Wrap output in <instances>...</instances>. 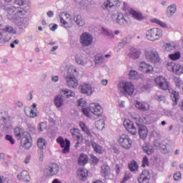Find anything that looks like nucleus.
Segmentation results:
<instances>
[{
	"label": "nucleus",
	"instance_id": "nucleus-1",
	"mask_svg": "<svg viewBox=\"0 0 183 183\" xmlns=\"http://www.w3.org/2000/svg\"><path fill=\"white\" fill-rule=\"evenodd\" d=\"M25 2L26 0H14L15 5L16 6H10L6 8V11L9 15H11L12 16H24L26 11L22 7V5H25Z\"/></svg>",
	"mask_w": 183,
	"mask_h": 183
},
{
	"label": "nucleus",
	"instance_id": "nucleus-2",
	"mask_svg": "<svg viewBox=\"0 0 183 183\" xmlns=\"http://www.w3.org/2000/svg\"><path fill=\"white\" fill-rule=\"evenodd\" d=\"M75 73H76V69L69 68L66 75L64 76L69 88H76L78 86V80L74 74Z\"/></svg>",
	"mask_w": 183,
	"mask_h": 183
},
{
	"label": "nucleus",
	"instance_id": "nucleus-3",
	"mask_svg": "<svg viewBox=\"0 0 183 183\" xmlns=\"http://www.w3.org/2000/svg\"><path fill=\"white\" fill-rule=\"evenodd\" d=\"M162 30L159 28H153L148 30L146 32V36L149 41L155 42V41H159L162 38Z\"/></svg>",
	"mask_w": 183,
	"mask_h": 183
},
{
	"label": "nucleus",
	"instance_id": "nucleus-4",
	"mask_svg": "<svg viewBox=\"0 0 183 183\" xmlns=\"http://www.w3.org/2000/svg\"><path fill=\"white\" fill-rule=\"evenodd\" d=\"M145 58L149 62H152L153 64H157L159 62V54L156 50H146L144 51Z\"/></svg>",
	"mask_w": 183,
	"mask_h": 183
},
{
	"label": "nucleus",
	"instance_id": "nucleus-5",
	"mask_svg": "<svg viewBox=\"0 0 183 183\" xmlns=\"http://www.w3.org/2000/svg\"><path fill=\"white\" fill-rule=\"evenodd\" d=\"M119 87L121 89V92H122L124 95L131 96L132 94H134V91H135L134 84L128 81L120 83Z\"/></svg>",
	"mask_w": 183,
	"mask_h": 183
},
{
	"label": "nucleus",
	"instance_id": "nucleus-6",
	"mask_svg": "<svg viewBox=\"0 0 183 183\" xmlns=\"http://www.w3.org/2000/svg\"><path fill=\"white\" fill-rule=\"evenodd\" d=\"M118 142L120 147H122L124 149H129L132 147V139L127 134H122Z\"/></svg>",
	"mask_w": 183,
	"mask_h": 183
},
{
	"label": "nucleus",
	"instance_id": "nucleus-7",
	"mask_svg": "<svg viewBox=\"0 0 183 183\" xmlns=\"http://www.w3.org/2000/svg\"><path fill=\"white\" fill-rule=\"evenodd\" d=\"M44 172L47 177H54L59 172V165L56 163H51L44 169Z\"/></svg>",
	"mask_w": 183,
	"mask_h": 183
},
{
	"label": "nucleus",
	"instance_id": "nucleus-8",
	"mask_svg": "<svg viewBox=\"0 0 183 183\" xmlns=\"http://www.w3.org/2000/svg\"><path fill=\"white\" fill-rule=\"evenodd\" d=\"M57 144H59L61 148H63V154H68L69 152V148L71 147V142L68 139H64V137H59L56 139Z\"/></svg>",
	"mask_w": 183,
	"mask_h": 183
},
{
	"label": "nucleus",
	"instance_id": "nucleus-9",
	"mask_svg": "<svg viewBox=\"0 0 183 183\" xmlns=\"http://www.w3.org/2000/svg\"><path fill=\"white\" fill-rule=\"evenodd\" d=\"M80 44L83 46H89L92 44V42L94 41V37H92V35H91L89 33L84 32L80 36Z\"/></svg>",
	"mask_w": 183,
	"mask_h": 183
},
{
	"label": "nucleus",
	"instance_id": "nucleus-10",
	"mask_svg": "<svg viewBox=\"0 0 183 183\" xmlns=\"http://www.w3.org/2000/svg\"><path fill=\"white\" fill-rule=\"evenodd\" d=\"M124 128L132 135H137V123L134 124V122L129 119H125L123 122Z\"/></svg>",
	"mask_w": 183,
	"mask_h": 183
},
{
	"label": "nucleus",
	"instance_id": "nucleus-11",
	"mask_svg": "<svg viewBox=\"0 0 183 183\" xmlns=\"http://www.w3.org/2000/svg\"><path fill=\"white\" fill-rule=\"evenodd\" d=\"M89 111L97 117H101L102 115V112H104L102 107H101L98 103H91L89 107Z\"/></svg>",
	"mask_w": 183,
	"mask_h": 183
},
{
	"label": "nucleus",
	"instance_id": "nucleus-12",
	"mask_svg": "<svg viewBox=\"0 0 183 183\" xmlns=\"http://www.w3.org/2000/svg\"><path fill=\"white\" fill-rule=\"evenodd\" d=\"M154 82L161 89H163V91H167V89L169 88V83H168V81H167V79L164 78V76H157L154 79Z\"/></svg>",
	"mask_w": 183,
	"mask_h": 183
},
{
	"label": "nucleus",
	"instance_id": "nucleus-13",
	"mask_svg": "<svg viewBox=\"0 0 183 183\" xmlns=\"http://www.w3.org/2000/svg\"><path fill=\"white\" fill-rule=\"evenodd\" d=\"M24 137L21 138V145L26 149H29L32 147V142H31V134L28 132L24 133Z\"/></svg>",
	"mask_w": 183,
	"mask_h": 183
},
{
	"label": "nucleus",
	"instance_id": "nucleus-14",
	"mask_svg": "<svg viewBox=\"0 0 183 183\" xmlns=\"http://www.w3.org/2000/svg\"><path fill=\"white\" fill-rule=\"evenodd\" d=\"M112 19H116L117 24L121 26H127V25H128V21L126 20L124 14L122 13H118L117 15L113 14L112 16Z\"/></svg>",
	"mask_w": 183,
	"mask_h": 183
},
{
	"label": "nucleus",
	"instance_id": "nucleus-15",
	"mask_svg": "<svg viewBox=\"0 0 183 183\" xmlns=\"http://www.w3.org/2000/svg\"><path fill=\"white\" fill-rule=\"evenodd\" d=\"M79 91L81 94L84 95H92V86L89 84L83 83L79 86Z\"/></svg>",
	"mask_w": 183,
	"mask_h": 183
},
{
	"label": "nucleus",
	"instance_id": "nucleus-16",
	"mask_svg": "<svg viewBox=\"0 0 183 183\" xmlns=\"http://www.w3.org/2000/svg\"><path fill=\"white\" fill-rule=\"evenodd\" d=\"M70 133L74 139L76 141V144L74 145L75 148H78V147H79V144H81V142L82 141L79 130L78 129H70Z\"/></svg>",
	"mask_w": 183,
	"mask_h": 183
},
{
	"label": "nucleus",
	"instance_id": "nucleus-17",
	"mask_svg": "<svg viewBox=\"0 0 183 183\" xmlns=\"http://www.w3.org/2000/svg\"><path fill=\"white\" fill-rule=\"evenodd\" d=\"M136 127H138V132L142 139H145L148 137V129L139 123H136Z\"/></svg>",
	"mask_w": 183,
	"mask_h": 183
},
{
	"label": "nucleus",
	"instance_id": "nucleus-18",
	"mask_svg": "<svg viewBox=\"0 0 183 183\" xmlns=\"http://www.w3.org/2000/svg\"><path fill=\"white\" fill-rule=\"evenodd\" d=\"M149 179H151V175H149V172L147 170H144L138 177V182L149 183Z\"/></svg>",
	"mask_w": 183,
	"mask_h": 183
},
{
	"label": "nucleus",
	"instance_id": "nucleus-19",
	"mask_svg": "<svg viewBox=\"0 0 183 183\" xmlns=\"http://www.w3.org/2000/svg\"><path fill=\"white\" fill-rule=\"evenodd\" d=\"M119 5H121L119 0H107L104 1L103 8L105 9H111V8H114V6H119Z\"/></svg>",
	"mask_w": 183,
	"mask_h": 183
},
{
	"label": "nucleus",
	"instance_id": "nucleus-20",
	"mask_svg": "<svg viewBox=\"0 0 183 183\" xmlns=\"http://www.w3.org/2000/svg\"><path fill=\"white\" fill-rule=\"evenodd\" d=\"M62 16H64L66 18V19H69V21H71V14H69L68 13H61L59 15L60 22H61L62 26H64V28H71V25H69V23H68V21H65V19Z\"/></svg>",
	"mask_w": 183,
	"mask_h": 183
},
{
	"label": "nucleus",
	"instance_id": "nucleus-21",
	"mask_svg": "<svg viewBox=\"0 0 183 183\" xmlns=\"http://www.w3.org/2000/svg\"><path fill=\"white\" fill-rule=\"evenodd\" d=\"M139 71H142V72H144V74H152V71H154V67L144 61H142L139 66Z\"/></svg>",
	"mask_w": 183,
	"mask_h": 183
},
{
	"label": "nucleus",
	"instance_id": "nucleus-22",
	"mask_svg": "<svg viewBox=\"0 0 183 183\" xmlns=\"http://www.w3.org/2000/svg\"><path fill=\"white\" fill-rule=\"evenodd\" d=\"M142 52L140 49H137L135 47H132L129 49V58H132V59H138L139 56H141V54Z\"/></svg>",
	"mask_w": 183,
	"mask_h": 183
},
{
	"label": "nucleus",
	"instance_id": "nucleus-23",
	"mask_svg": "<svg viewBox=\"0 0 183 183\" xmlns=\"http://www.w3.org/2000/svg\"><path fill=\"white\" fill-rule=\"evenodd\" d=\"M33 109H29V107H25L24 108V112L26 115V117H29V118H35V117H38L36 114V112H35V108H36V104H32Z\"/></svg>",
	"mask_w": 183,
	"mask_h": 183
},
{
	"label": "nucleus",
	"instance_id": "nucleus-24",
	"mask_svg": "<svg viewBox=\"0 0 183 183\" xmlns=\"http://www.w3.org/2000/svg\"><path fill=\"white\" fill-rule=\"evenodd\" d=\"M60 95L64 98H72L75 97V92L69 89H62L60 90Z\"/></svg>",
	"mask_w": 183,
	"mask_h": 183
},
{
	"label": "nucleus",
	"instance_id": "nucleus-25",
	"mask_svg": "<svg viewBox=\"0 0 183 183\" xmlns=\"http://www.w3.org/2000/svg\"><path fill=\"white\" fill-rule=\"evenodd\" d=\"M77 177L80 181H86L88 170L86 169H79L77 170Z\"/></svg>",
	"mask_w": 183,
	"mask_h": 183
},
{
	"label": "nucleus",
	"instance_id": "nucleus-26",
	"mask_svg": "<svg viewBox=\"0 0 183 183\" xmlns=\"http://www.w3.org/2000/svg\"><path fill=\"white\" fill-rule=\"evenodd\" d=\"M18 179L20 181L22 179L24 182H29L31 181V177L29 176V173L28 171H22L20 174L17 175Z\"/></svg>",
	"mask_w": 183,
	"mask_h": 183
},
{
	"label": "nucleus",
	"instance_id": "nucleus-27",
	"mask_svg": "<svg viewBox=\"0 0 183 183\" xmlns=\"http://www.w3.org/2000/svg\"><path fill=\"white\" fill-rule=\"evenodd\" d=\"M100 174L103 178H106V177H109V174H111V169L108 164H103L101 167Z\"/></svg>",
	"mask_w": 183,
	"mask_h": 183
},
{
	"label": "nucleus",
	"instance_id": "nucleus-28",
	"mask_svg": "<svg viewBox=\"0 0 183 183\" xmlns=\"http://www.w3.org/2000/svg\"><path fill=\"white\" fill-rule=\"evenodd\" d=\"M129 14L134 19H137V21H142V19H144V16H142V14L135 10H130Z\"/></svg>",
	"mask_w": 183,
	"mask_h": 183
},
{
	"label": "nucleus",
	"instance_id": "nucleus-29",
	"mask_svg": "<svg viewBox=\"0 0 183 183\" xmlns=\"http://www.w3.org/2000/svg\"><path fill=\"white\" fill-rule=\"evenodd\" d=\"M74 22L79 26H84L85 25V19L82 18V16L78 14L76 16H74Z\"/></svg>",
	"mask_w": 183,
	"mask_h": 183
},
{
	"label": "nucleus",
	"instance_id": "nucleus-30",
	"mask_svg": "<svg viewBox=\"0 0 183 183\" xmlns=\"http://www.w3.org/2000/svg\"><path fill=\"white\" fill-rule=\"evenodd\" d=\"M136 108L141 109V111H148L149 109V104L141 102H137Z\"/></svg>",
	"mask_w": 183,
	"mask_h": 183
},
{
	"label": "nucleus",
	"instance_id": "nucleus-31",
	"mask_svg": "<svg viewBox=\"0 0 183 183\" xmlns=\"http://www.w3.org/2000/svg\"><path fill=\"white\" fill-rule=\"evenodd\" d=\"M21 16H19L20 18V20L18 23V27L19 29H24V28H26L28 26V19L26 18H22Z\"/></svg>",
	"mask_w": 183,
	"mask_h": 183
},
{
	"label": "nucleus",
	"instance_id": "nucleus-32",
	"mask_svg": "<svg viewBox=\"0 0 183 183\" xmlns=\"http://www.w3.org/2000/svg\"><path fill=\"white\" fill-rule=\"evenodd\" d=\"M92 147L97 154H104V147L97 144L95 142H92Z\"/></svg>",
	"mask_w": 183,
	"mask_h": 183
},
{
	"label": "nucleus",
	"instance_id": "nucleus-33",
	"mask_svg": "<svg viewBox=\"0 0 183 183\" xmlns=\"http://www.w3.org/2000/svg\"><path fill=\"white\" fill-rule=\"evenodd\" d=\"M54 105L56 108H61V107L64 106V99L62 96H56L54 97Z\"/></svg>",
	"mask_w": 183,
	"mask_h": 183
},
{
	"label": "nucleus",
	"instance_id": "nucleus-34",
	"mask_svg": "<svg viewBox=\"0 0 183 183\" xmlns=\"http://www.w3.org/2000/svg\"><path fill=\"white\" fill-rule=\"evenodd\" d=\"M24 134H25V132H24V129L21 127H16L14 129V135L16 138V139H21V138H22V137H24Z\"/></svg>",
	"mask_w": 183,
	"mask_h": 183
},
{
	"label": "nucleus",
	"instance_id": "nucleus-35",
	"mask_svg": "<svg viewBox=\"0 0 183 183\" xmlns=\"http://www.w3.org/2000/svg\"><path fill=\"white\" fill-rule=\"evenodd\" d=\"M175 12H177V5H175L174 4L167 7V14L168 16H172V15H174Z\"/></svg>",
	"mask_w": 183,
	"mask_h": 183
},
{
	"label": "nucleus",
	"instance_id": "nucleus-36",
	"mask_svg": "<svg viewBox=\"0 0 183 183\" xmlns=\"http://www.w3.org/2000/svg\"><path fill=\"white\" fill-rule=\"evenodd\" d=\"M37 147H39V149H45L46 148V140L44 138H39L37 139Z\"/></svg>",
	"mask_w": 183,
	"mask_h": 183
},
{
	"label": "nucleus",
	"instance_id": "nucleus-37",
	"mask_svg": "<svg viewBox=\"0 0 183 183\" xmlns=\"http://www.w3.org/2000/svg\"><path fill=\"white\" fill-rule=\"evenodd\" d=\"M87 162L88 156H86L85 154H81L78 159L79 165H85Z\"/></svg>",
	"mask_w": 183,
	"mask_h": 183
},
{
	"label": "nucleus",
	"instance_id": "nucleus-38",
	"mask_svg": "<svg viewBox=\"0 0 183 183\" xmlns=\"http://www.w3.org/2000/svg\"><path fill=\"white\" fill-rule=\"evenodd\" d=\"M79 127L83 131V132H85V134H86L88 137H92V134H91V132L89 131V129H88L85 123H84L83 122H80Z\"/></svg>",
	"mask_w": 183,
	"mask_h": 183
},
{
	"label": "nucleus",
	"instance_id": "nucleus-39",
	"mask_svg": "<svg viewBox=\"0 0 183 183\" xmlns=\"http://www.w3.org/2000/svg\"><path fill=\"white\" fill-rule=\"evenodd\" d=\"M95 127L99 131H102L105 128V123L104 120H99L96 122Z\"/></svg>",
	"mask_w": 183,
	"mask_h": 183
},
{
	"label": "nucleus",
	"instance_id": "nucleus-40",
	"mask_svg": "<svg viewBox=\"0 0 183 183\" xmlns=\"http://www.w3.org/2000/svg\"><path fill=\"white\" fill-rule=\"evenodd\" d=\"M129 169L132 172H135V171H138V164L137 162L133 161L130 164H129Z\"/></svg>",
	"mask_w": 183,
	"mask_h": 183
},
{
	"label": "nucleus",
	"instance_id": "nucleus-41",
	"mask_svg": "<svg viewBox=\"0 0 183 183\" xmlns=\"http://www.w3.org/2000/svg\"><path fill=\"white\" fill-rule=\"evenodd\" d=\"M171 98L173 102H175L177 104V102L179 101V94L177 92L172 91L171 94Z\"/></svg>",
	"mask_w": 183,
	"mask_h": 183
},
{
	"label": "nucleus",
	"instance_id": "nucleus-42",
	"mask_svg": "<svg viewBox=\"0 0 183 183\" xmlns=\"http://www.w3.org/2000/svg\"><path fill=\"white\" fill-rule=\"evenodd\" d=\"M104 55L97 54L95 56L94 62L96 64H102V62H104Z\"/></svg>",
	"mask_w": 183,
	"mask_h": 183
},
{
	"label": "nucleus",
	"instance_id": "nucleus-43",
	"mask_svg": "<svg viewBox=\"0 0 183 183\" xmlns=\"http://www.w3.org/2000/svg\"><path fill=\"white\" fill-rule=\"evenodd\" d=\"M169 58L172 61H177L181 58V53L179 51H177L174 54H169Z\"/></svg>",
	"mask_w": 183,
	"mask_h": 183
},
{
	"label": "nucleus",
	"instance_id": "nucleus-44",
	"mask_svg": "<svg viewBox=\"0 0 183 183\" xmlns=\"http://www.w3.org/2000/svg\"><path fill=\"white\" fill-rule=\"evenodd\" d=\"M151 21L153 24L159 25L162 28H167V24L158 19H152Z\"/></svg>",
	"mask_w": 183,
	"mask_h": 183
},
{
	"label": "nucleus",
	"instance_id": "nucleus-45",
	"mask_svg": "<svg viewBox=\"0 0 183 183\" xmlns=\"http://www.w3.org/2000/svg\"><path fill=\"white\" fill-rule=\"evenodd\" d=\"M129 78L130 79H138V78H139V76L138 75V72H137V71L132 70L129 71Z\"/></svg>",
	"mask_w": 183,
	"mask_h": 183
},
{
	"label": "nucleus",
	"instance_id": "nucleus-46",
	"mask_svg": "<svg viewBox=\"0 0 183 183\" xmlns=\"http://www.w3.org/2000/svg\"><path fill=\"white\" fill-rule=\"evenodd\" d=\"M143 151L148 155H152V154H154V149L152 147H149V146L143 147Z\"/></svg>",
	"mask_w": 183,
	"mask_h": 183
},
{
	"label": "nucleus",
	"instance_id": "nucleus-47",
	"mask_svg": "<svg viewBox=\"0 0 183 183\" xmlns=\"http://www.w3.org/2000/svg\"><path fill=\"white\" fill-rule=\"evenodd\" d=\"M79 4H80V6H81V8H82L83 9H85L86 8H88V6H89V5H91V3L88 0H81L79 2Z\"/></svg>",
	"mask_w": 183,
	"mask_h": 183
},
{
	"label": "nucleus",
	"instance_id": "nucleus-48",
	"mask_svg": "<svg viewBox=\"0 0 183 183\" xmlns=\"http://www.w3.org/2000/svg\"><path fill=\"white\" fill-rule=\"evenodd\" d=\"M3 30L4 33L8 32L9 34H16V30L14 29V27L11 26H6V28H4Z\"/></svg>",
	"mask_w": 183,
	"mask_h": 183
},
{
	"label": "nucleus",
	"instance_id": "nucleus-49",
	"mask_svg": "<svg viewBox=\"0 0 183 183\" xmlns=\"http://www.w3.org/2000/svg\"><path fill=\"white\" fill-rule=\"evenodd\" d=\"M37 129L40 132L45 131V129H46V124L45 122H41L39 124Z\"/></svg>",
	"mask_w": 183,
	"mask_h": 183
},
{
	"label": "nucleus",
	"instance_id": "nucleus-50",
	"mask_svg": "<svg viewBox=\"0 0 183 183\" xmlns=\"http://www.w3.org/2000/svg\"><path fill=\"white\" fill-rule=\"evenodd\" d=\"M164 48L167 52H171V51H174V49H175V46L171 45V44H164Z\"/></svg>",
	"mask_w": 183,
	"mask_h": 183
},
{
	"label": "nucleus",
	"instance_id": "nucleus-51",
	"mask_svg": "<svg viewBox=\"0 0 183 183\" xmlns=\"http://www.w3.org/2000/svg\"><path fill=\"white\" fill-rule=\"evenodd\" d=\"M4 115V112H0V125H6V118Z\"/></svg>",
	"mask_w": 183,
	"mask_h": 183
},
{
	"label": "nucleus",
	"instance_id": "nucleus-52",
	"mask_svg": "<svg viewBox=\"0 0 183 183\" xmlns=\"http://www.w3.org/2000/svg\"><path fill=\"white\" fill-rule=\"evenodd\" d=\"M154 98L159 102H163V103L165 102V101L167 99L165 96H164V95H156L154 97Z\"/></svg>",
	"mask_w": 183,
	"mask_h": 183
},
{
	"label": "nucleus",
	"instance_id": "nucleus-53",
	"mask_svg": "<svg viewBox=\"0 0 183 183\" xmlns=\"http://www.w3.org/2000/svg\"><path fill=\"white\" fill-rule=\"evenodd\" d=\"M76 64H78L79 65H81L82 66L86 65V62L84 61V60H82V59H81V57L79 56H76Z\"/></svg>",
	"mask_w": 183,
	"mask_h": 183
},
{
	"label": "nucleus",
	"instance_id": "nucleus-54",
	"mask_svg": "<svg viewBox=\"0 0 183 183\" xmlns=\"http://www.w3.org/2000/svg\"><path fill=\"white\" fill-rule=\"evenodd\" d=\"M174 81L177 88H181V84H182V81H181V79L178 77H174Z\"/></svg>",
	"mask_w": 183,
	"mask_h": 183
},
{
	"label": "nucleus",
	"instance_id": "nucleus-55",
	"mask_svg": "<svg viewBox=\"0 0 183 183\" xmlns=\"http://www.w3.org/2000/svg\"><path fill=\"white\" fill-rule=\"evenodd\" d=\"M149 165V160H148V157L144 156L142 159V167H145Z\"/></svg>",
	"mask_w": 183,
	"mask_h": 183
},
{
	"label": "nucleus",
	"instance_id": "nucleus-56",
	"mask_svg": "<svg viewBox=\"0 0 183 183\" xmlns=\"http://www.w3.org/2000/svg\"><path fill=\"white\" fill-rule=\"evenodd\" d=\"M6 140L9 141V142H10V144H11V145H14V144H15V139H14V137H12V135L6 134Z\"/></svg>",
	"mask_w": 183,
	"mask_h": 183
},
{
	"label": "nucleus",
	"instance_id": "nucleus-57",
	"mask_svg": "<svg viewBox=\"0 0 183 183\" xmlns=\"http://www.w3.org/2000/svg\"><path fill=\"white\" fill-rule=\"evenodd\" d=\"M86 105V102L84 99H80L79 101H78V106L79 107H85Z\"/></svg>",
	"mask_w": 183,
	"mask_h": 183
},
{
	"label": "nucleus",
	"instance_id": "nucleus-58",
	"mask_svg": "<svg viewBox=\"0 0 183 183\" xmlns=\"http://www.w3.org/2000/svg\"><path fill=\"white\" fill-rule=\"evenodd\" d=\"M103 32L104 35H107V36H110V38H114V34H112V32L108 31L107 29H104Z\"/></svg>",
	"mask_w": 183,
	"mask_h": 183
},
{
	"label": "nucleus",
	"instance_id": "nucleus-59",
	"mask_svg": "<svg viewBox=\"0 0 183 183\" xmlns=\"http://www.w3.org/2000/svg\"><path fill=\"white\" fill-rule=\"evenodd\" d=\"M39 161H44V151L40 149L38 151Z\"/></svg>",
	"mask_w": 183,
	"mask_h": 183
},
{
	"label": "nucleus",
	"instance_id": "nucleus-60",
	"mask_svg": "<svg viewBox=\"0 0 183 183\" xmlns=\"http://www.w3.org/2000/svg\"><path fill=\"white\" fill-rule=\"evenodd\" d=\"M126 44H127V39H123L119 43V46L120 48H124L126 45Z\"/></svg>",
	"mask_w": 183,
	"mask_h": 183
},
{
	"label": "nucleus",
	"instance_id": "nucleus-61",
	"mask_svg": "<svg viewBox=\"0 0 183 183\" xmlns=\"http://www.w3.org/2000/svg\"><path fill=\"white\" fill-rule=\"evenodd\" d=\"M181 172L175 173L173 176L174 181H178V179H181Z\"/></svg>",
	"mask_w": 183,
	"mask_h": 183
},
{
	"label": "nucleus",
	"instance_id": "nucleus-62",
	"mask_svg": "<svg viewBox=\"0 0 183 183\" xmlns=\"http://www.w3.org/2000/svg\"><path fill=\"white\" fill-rule=\"evenodd\" d=\"M82 112H83L84 115H85L86 117L89 118V112L88 111V109L83 108L82 109Z\"/></svg>",
	"mask_w": 183,
	"mask_h": 183
},
{
	"label": "nucleus",
	"instance_id": "nucleus-63",
	"mask_svg": "<svg viewBox=\"0 0 183 183\" xmlns=\"http://www.w3.org/2000/svg\"><path fill=\"white\" fill-rule=\"evenodd\" d=\"M19 44V39H15L11 44L10 46L11 48H15V45H18Z\"/></svg>",
	"mask_w": 183,
	"mask_h": 183
},
{
	"label": "nucleus",
	"instance_id": "nucleus-64",
	"mask_svg": "<svg viewBox=\"0 0 183 183\" xmlns=\"http://www.w3.org/2000/svg\"><path fill=\"white\" fill-rule=\"evenodd\" d=\"M51 81H53V82H58L59 77L58 76H54L51 77Z\"/></svg>",
	"mask_w": 183,
	"mask_h": 183
}]
</instances>
